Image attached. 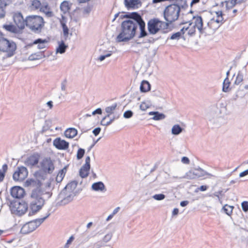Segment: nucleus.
I'll return each mask as SVG.
<instances>
[{
	"label": "nucleus",
	"mask_w": 248,
	"mask_h": 248,
	"mask_svg": "<svg viewBox=\"0 0 248 248\" xmlns=\"http://www.w3.org/2000/svg\"><path fill=\"white\" fill-rule=\"evenodd\" d=\"M123 17L127 19L121 24V31L116 38L117 42H126L132 39L136 35L138 27L140 31V38L147 35L145 31V23L139 14L133 12L122 16L121 18Z\"/></svg>",
	"instance_id": "nucleus-1"
},
{
	"label": "nucleus",
	"mask_w": 248,
	"mask_h": 248,
	"mask_svg": "<svg viewBox=\"0 0 248 248\" xmlns=\"http://www.w3.org/2000/svg\"><path fill=\"white\" fill-rule=\"evenodd\" d=\"M41 182L38 179H30L26 182V186L33 188L30 196L29 208L34 214L40 211L44 206L45 201L43 197L44 191L42 190Z\"/></svg>",
	"instance_id": "nucleus-2"
},
{
	"label": "nucleus",
	"mask_w": 248,
	"mask_h": 248,
	"mask_svg": "<svg viewBox=\"0 0 248 248\" xmlns=\"http://www.w3.org/2000/svg\"><path fill=\"white\" fill-rule=\"evenodd\" d=\"M44 25V19L40 16H30L26 17V26L34 32H41Z\"/></svg>",
	"instance_id": "nucleus-3"
},
{
	"label": "nucleus",
	"mask_w": 248,
	"mask_h": 248,
	"mask_svg": "<svg viewBox=\"0 0 248 248\" xmlns=\"http://www.w3.org/2000/svg\"><path fill=\"white\" fill-rule=\"evenodd\" d=\"M180 7L177 4H170L166 7L164 11V17L165 20L169 23L176 20L179 16Z\"/></svg>",
	"instance_id": "nucleus-4"
},
{
	"label": "nucleus",
	"mask_w": 248,
	"mask_h": 248,
	"mask_svg": "<svg viewBox=\"0 0 248 248\" xmlns=\"http://www.w3.org/2000/svg\"><path fill=\"white\" fill-rule=\"evenodd\" d=\"M50 215L48 211L46 215L43 218L37 219L25 224L21 229L20 232L23 234H28L34 231L44 220Z\"/></svg>",
	"instance_id": "nucleus-5"
},
{
	"label": "nucleus",
	"mask_w": 248,
	"mask_h": 248,
	"mask_svg": "<svg viewBox=\"0 0 248 248\" xmlns=\"http://www.w3.org/2000/svg\"><path fill=\"white\" fill-rule=\"evenodd\" d=\"M12 213L17 216L25 214L28 209L27 203L23 201H13L9 205Z\"/></svg>",
	"instance_id": "nucleus-6"
},
{
	"label": "nucleus",
	"mask_w": 248,
	"mask_h": 248,
	"mask_svg": "<svg viewBox=\"0 0 248 248\" xmlns=\"http://www.w3.org/2000/svg\"><path fill=\"white\" fill-rule=\"evenodd\" d=\"M164 24L168 26V24L165 23L158 19H151L147 24L148 31L151 34H155L161 29L162 25Z\"/></svg>",
	"instance_id": "nucleus-7"
},
{
	"label": "nucleus",
	"mask_w": 248,
	"mask_h": 248,
	"mask_svg": "<svg viewBox=\"0 0 248 248\" xmlns=\"http://www.w3.org/2000/svg\"><path fill=\"white\" fill-rule=\"evenodd\" d=\"M76 184L74 183L68 184L65 186L61 193V195H65L63 200L67 202L71 201L73 197L75 196V194L73 192L74 189L75 188Z\"/></svg>",
	"instance_id": "nucleus-8"
},
{
	"label": "nucleus",
	"mask_w": 248,
	"mask_h": 248,
	"mask_svg": "<svg viewBox=\"0 0 248 248\" xmlns=\"http://www.w3.org/2000/svg\"><path fill=\"white\" fill-rule=\"evenodd\" d=\"M28 171L25 167H18L13 175V178L15 181L22 182L28 176Z\"/></svg>",
	"instance_id": "nucleus-9"
},
{
	"label": "nucleus",
	"mask_w": 248,
	"mask_h": 248,
	"mask_svg": "<svg viewBox=\"0 0 248 248\" xmlns=\"http://www.w3.org/2000/svg\"><path fill=\"white\" fill-rule=\"evenodd\" d=\"M41 169L45 173L51 174L54 170L53 161L49 158H45L40 163Z\"/></svg>",
	"instance_id": "nucleus-10"
},
{
	"label": "nucleus",
	"mask_w": 248,
	"mask_h": 248,
	"mask_svg": "<svg viewBox=\"0 0 248 248\" xmlns=\"http://www.w3.org/2000/svg\"><path fill=\"white\" fill-rule=\"evenodd\" d=\"M14 23L16 27L20 30H22L26 26V18L24 19L22 14L20 12L14 13L13 15Z\"/></svg>",
	"instance_id": "nucleus-11"
},
{
	"label": "nucleus",
	"mask_w": 248,
	"mask_h": 248,
	"mask_svg": "<svg viewBox=\"0 0 248 248\" xmlns=\"http://www.w3.org/2000/svg\"><path fill=\"white\" fill-rule=\"evenodd\" d=\"M192 25L198 30L200 33H205V28L203 27V21L201 16H193L192 19L189 21V25Z\"/></svg>",
	"instance_id": "nucleus-12"
},
{
	"label": "nucleus",
	"mask_w": 248,
	"mask_h": 248,
	"mask_svg": "<svg viewBox=\"0 0 248 248\" xmlns=\"http://www.w3.org/2000/svg\"><path fill=\"white\" fill-rule=\"evenodd\" d=\"M204 170L199 168L196 169L189 170L186 174V178L189 179H194L205 176Z\"/></svg>",
	"instance_id": "nucleus-13"
},
{
	"label": "nucleus",
	"mask_w": 248,
	"mask_h": 248,
	"mask_svg": "<svg viewBox=\"0 0 248 248\" xmlns=\"http://www.w3.org/2000/svg\"><path fill=\"white\" fill-rule=\"evenodd\" d=\"M11 195L14 198L21 199L24 197L25 191L22 187L15 186L11 188Z\"/></svg>",
	"instance_id": "nucleus-14"
},
{
	"label": "nucleus",
	"mask_w": 248,
	"mask_h": 248,
	"mask_svg": "<svg viewBox=\"0 0 248 248\" xmlns=\"http://www.w3.org/2000/svg\"><path fill=\"white\" fill-rule=\"evenodd\" d=\"M40 159V155L38 154H33L27 158L25 161V164L30 167L38 164Z\"/></svg>",
	"instance_id": "nucleus-15"
},
{
	"label": "nucleus",
	"mask_w": 248,
	"mask_h": 248,
	"mask_svg": "<svg viewBox=\"0 0 248 248\" xmlns=\"http://www.w3.org/2000/svg\"><path fill=\"white\" fill-rule=\"evenodd\" d=\"M90 169V157L87 156L85 159V164L81 168L79 171V175L82 178L88 176Z\"/></svg>",
	"instance_id": "nucleus-16"
},
{
	"label": "nucleus",
	"mask_w": 248,
	"mask_h": 248,
	"mask_svg": "<svg viewBox=\"0 0 248 248\" xmlns=\"http://www.w3.org/2000/svg\"><path fill=\"white\" fill-rule=\"evenodd\" d=\"M53 145L60 150H66L69 147V143L61 138H57L53 141Z\"/></svg>",
	"instance_id": "nucleus-17"
},
{
	"label": "nucleus",
	"mask_w": 248,
	"mask_h": 248,
	"mask_svg": "<svg viewBox=\"0 0 248 248\" xmlns=\"http://www.w3.org/2000/svg\"><path fill=\"white\" fill-rule=\"evenodd\" d=\"M117 104H113L111 106L107 107L105 109V112L106 115L104 117H110V116L115 114H120L116 112L117 110Z\"/></svg>",
	"instance_id": "nucleus-18"
},
{
	"label": "nucleus",
	"mask_w": 248,
	"mask_h": 248,
	"mask_svg": "<svg viewBox=\"0 0 248 248\" xmlns=\"http://www.w3.org/2000/svg\"><path fill=\"white\" fill-rule=\"evenodd\" d=\"M120 114H115L110 116V117H103L101 121V124L104 126L110 125L114 120L118 119Z\"/></svg>",
	"instance_id": "nucleus-19"
},
{
	"label": "nucleus",
	"mask_w": 248,
	"mask_h": 248,
	"mask_svg": "<svg viewBox=\"0 0 248 248\" xmlns=\"http://www.w3.org/2000/svg\"><path fill=\"white\" fill-rule=\"evenodd\" d=\"M124 4L127 9L139 8L141 3L139 0H124Z\"/></svg>",
	"instance_id": "nucleus-20"
},
{
	"label": "nucleus",
	"mask_w": 248,
	"mask_h": 248,
	"mask_svg": "<svg viewBox=\"0 0 248 248\" xmlns=\"http://www.w3.org/2000/svg\"><path fill=\"white\" fill-rule=\"evenodd\" d=\"M184 24L185 26L182 28L184 33L187 32V34L189 36L193 35L195 33L196 28L193 25H189V22L185 23Z\"/></svg>",
	"instance_id": "nucleus-21"
},
{
	"label": "nucleus",
	"mask_w": 248,
	"mask_h": 248,
	"mask_svg": "<svg viewBox=\"0 0 248 248\" xmlns=\"http://www.w3.org/2000/svg\"><path fill=\"white\" fill-rule=\"evenodd\" d=\"M149 115H153L152 118L155 121H159L164 119L166 118V115L163 113H159L158 111H151L149 113Z\"/></svg>",
	"instance_id": "nucleus-22"
},
{
	"label": "nucleus",
	"mask_w": 248,
	"mask_h": 248,
	"mask_svg": "<svg viewBox=\"0 0 248 248\" xmlns=\"http://www.w3.org/2000/svg\"><path fill=\"white\" fill-rule=\"evenodd\" d=\"M246 69L244 67L242 70L239 71L237 74L236 79L234 81V84L236 85L239 84L243 80L244 74L246 73Z\"/></svg>",
	"instance_id": "nucleus-23"
},
{
	"label": "nucleus",
	"mask_w": 248,
	"mask_h": 248,
	"mask_svg": "<svg viewBox=\"0 0 248 248\" xmlns=\"http://www.w3.org/2000/svg\"><path fill=\"white\" fill-rule=\"evenodd\" d=\"M93 190L96 191H103L105 190V186L102 182L93 183L92 186Z\"/></svg>",
	"instance_id": "nucleus-24"
},
{
	"label": "nucleus",
	"mask_w": 248,
	"mask_h": 248,
	"mask_svg": "<svg viewBox=\"0 0 248 248\" xmlns=\"http://www.w3.org/2000/svg\"><path fill=\"white\" fill-rule=\"evenodd\" d=\"M77 129L74 128H70L65 130L64 135L66 138L72 139L77 135Z\"/></svg>",
	"instance_id": "nucleus-25"
},
{
	"label": "nucleus",
	"mask_w": 248,
	"mask_h": 248,
	"mask_svg": "<svg viewBox=\"0 0 248 248\" xmlns=\"http://www.w3.org/2000/svg\"><path fill=\"white\" fill-rule=\"evenodd\" d=\"M68 47V46L65 45L64 41H62L61 42H59V46L56 48V53L63 54L65 52L66 48Z\"/></svg>",
	"instance_id": "nucleus-26"
},
{
	"label": "nucleus",
	"mask_w": 248,
	"mask_h": 248,
	"mask_svg": "<svg viewBox=\"0 0 248 248\" xmlns=\"http://www.w3.org/2000/svg\"><path fill=\"white\" fill-rule=\"evenodd\" d=\"M151 87L149 83L146 80H143L140 84V90L141 92L145 93L150 90Z\"/></svg>",
	"instance_id": "nucleus-27"
},
{
	"label": "nucleus",
	"mask_w": 248,
	"mask_h": 248,
	"mask_svg": "<svg viewBox=\"0 0 248 248\" xmlns=\"http://www.w3.org/2000/svg\"><path fill=\"white\" fill-rule=\"evenodd\" d=\"M231 82L228 77H226L224 80L223 83L222 91L225 93L229 92L231 91V89L230 87Z\"/></svg>",
	"instance_id": "nucleus-28"
},
{
	"label": "nucleus",
	"mask_w": 248,
	"mask_h": 248,
	"mask_svg": "<svg viewBox=\"0 0 248 248\" xmlns=\"http://www.w3.org/2000/svg\"><path fill=\"white\" fill-rule=\"evenodd\" d=\"M3 27L6 31L13 33H17L20 31V30L14 25H5Z\"/></svg>",
	"instance_id": "nucleus-29"
},
{
	"label": "nucleus",
	"mask_w": 248,
	"mask_h": 248,
	"mask_svg": "<svg viewBox=\"0 0 248 248\" xmlns=\"http://www.w3.org/2000/svg\"><path fill=\"white\" fill-rule=\"evenodd\" d=\"M60 9L63 14H66L69 12L70 9V5L68 1H64L61 3Z\"/></svg>",
	"instance_id": "nucleus-30"
},
{
	"label": "nucleus",
	"mask_w": 248,
	"mask_h": 248,
	"mask_svg": "<svg viewBox=\"0 0 248 248\" xmlns=\"http://www.w3.org/2000/svg\"><path fill=\"white\" fill-rule=\"evenodd\" d=\"M233 209L234 206L226 204L223 206L222 210L223 211V212L228 216H231L232 214Z\"/></svg>",
	"instance_id": "nucleus-31"
},
{
	"label": "nucleus",
	"mask_w": 248,
	"mask_h": 248,
	"mask_svg": "<svg viewBox=\"0 0 248 248\" xmlns=\"http://www.w3.org/2000/svg\"><path fill=\"white\" fill-rule=\"evenodd\" d=\"M47 42L46 40L38 39L33 42V44H37V48L39 49H42L46 47V44Z\"/></svg>",
	"instance_id": "nucleus-32"
},
{
	"label": "nucleus",
	"mask_w": 248,
	"mask_h": 248,
	"mask_svg": "<svg viewBox=\"0 0 248 248\" xmlns=\"http://www.w3.org/2000/svg\"><path fill=\"white\" fill-rule=\"evenodd\" d=\"M66 171V168L65 167L59 172L56 178V180L57 182L60 183L62 182L65 175Z\"/></svg>",
	"instance_id": "nucleus-33"
},
{
	"label": "nucleus",
	"mask_w": 248,
	"mask_h": 248,
	"mask_svg": "<svg viewBox=\"0 0 248 248\" xmlns=\"http://www.w3.org/2000/svg\"><path fill=\"white\" fill-rule=\"evenodd\" d=\"M184 31L183 30L182 28L181 30L175 33H173L170 37V39L171 40H178L181 37L184 38Z\"/></svg>",
	"instance_id": "nucleus-34"
},
{
	"label": "nucleus",
	"mask_w": 248,
	"mask_h": 248,
	"mask_svg": "<svg viewBox=\"0 0 248 248\" xmlns=\"http://www.w3.org/2000/svg\"><path fill=\"white\" fill-rule=\"evenodd\" d=\"M183 130V129L179 124H175L171 128V133L173 135H177L180 134Z\"/></svg>",
	"instance_id": "nucleus-35"
},
{
	"label": "nucleus",
	"mask_w": 248,
	"mask_h": 248,
	"mask_svg": "<svg viewBox=\"0 0 248 248\" xmlns=\"http://www.w3.org/2000/svg\"><path fill=\"white\" fill-rule=\"evenodd\" d=\"M40 11L46 15L47 17H52L53 16V13L50 10L47 5L42 6L40 8Z\"/></svg>",
	"instance_id": "nucleus-36"
},
{
	"label": "nucleus",
	"mask_w": 248,
	"mask_h": 248,
	"mask_svg": "<svg viewBox=\"0 0 248 248\" xmlns=\"http://www.w3.org/2000/svg\"><path fill=\"white\" fill-rule=\"evenodd\" d=\"M112 54V51L111 50H105L104 51V53L103 55H100L98 58V60H99L100 62L103 61L105 59V58L107 57H109L110 56H111Z\"/></svg>",
	"instance_id": "nucleus-37"
},
{
	"label": "nucleus",
	"mask_w": 248,
	"mask_h": 248,
	"mask_svg": "<svg viewBox=\"0 0 248 248\" xmlns=\"http://www.w3.org/2000/svg\"><path fill=\"white\" fill-rule=\"evenodd\" d=\"M8 170L7 164H4L2 166V170H0V182H2L5 177V174Z\"/></svg>",
	"instance_id": "nucleus-38"
},
{
	"label": "nucleus",
	"mask_w": 248,
	"mask_h": 248,
	"mask_svg": "<svg viewBox=\"0 0 248 248\" xmlns=\"http://www.w3.org/2000/svg\"><path fill=\"white\" fill-rule=\"evenodd\" d=\"M62 28L63 34L64 36V41L67 40L69 38V29L66 24L63 23V26H62Z\"/></svg>",
	"instance_id": "nucleus-39"
},
{
	"label": "nucleus",
	"mask_w": 248,
	"mask_h": 248,
	"mask_svg": "<svg viewBox=\"0 0 248 248\" xmlns=\"http://www.w3.org/2000/svg\"><path fill=\"white\" fill-rule=\"evenodd\" d=\"M41 7V3L39 0H32L31 1V8L32 9H40Z\"/></svg>",
	"instance_id": "nucleus-40"
},
{
	"label": "nucleus",
	"mask_w": 248,
	"mask_h": 248,
	"mask_svg": "<svg viewBox=\"0 0 248 248\" xmlns=\"http://www.w3.org/2000/svg\"><path fill=\"white\" fill-rule=\"evenodd\" d=\"M113 236V233L111 232H108L107 234H106L102 238L101 240L104 244L105 245L106 243L108 242L112 238Z\"/></svg>",
	"instance_id": "nucleus-41"
},
{
	"label": "nucleus",
	"mask_w": 248,
	"mask_h": 248,
	"mask_svg": "<svg viewBox=\"0 0 248 248\" xmlns=\"http://www.w3.org/2000/svg\"><path fill=\"white\" fill-rule=\"evenodd\" d=\"M207 118L210 121H212L214 123L215 122L217 118V115L213 114L212 112H209L207 114Z\"/></svg>",
	"instance_id": "nucleus-42"
},
{
	"label": "nucleus",
	"mask_w": 248,
	"mask_h": 248,
	"mask_svg": "<svg viewBox=\"0 0 248 248\" xmlns=\"http://www.w3.org/2000/svg\"><path fill=\"white\" fill-rule=\"evenodd\" d=\"M226 7L228 9H232L233 7H234L237 3L235 2V0H230L229 1H226Z\"/></svg>",
	"instance_id": "nucleus-43"
},
{
	"label": "nucleus",
	"mask_w": 248,
	"mask_h": 248,
	"mask_svg": "<svg viewBox=\"0 0 248 248\" xmlns=\"http://www.w3.org/2000/svg\"><path fill=\"white\" fill-rule=\"evenodd\" d=\"M150 107V105L145 102H143L141 103L140 106V109L142 111H145Z\"/></svg>",
	"instance_id": "nucleus-44"
},
{
	"label": "nucleus",
	"mask_w": 248,
	"mask_h": 248,
	"mask_svg": "<svg viewBox=\"0 0 248 248\" xmlns=\"http://www.w3.org/2000/svg\"><path fill=\"white\" fill-rule=\"evenodd\" d=\"M85 154V150L83 149L80 148L78 150L77 154V157L78 159H80L82 158L84 155Z\"/></svg>",
	"instance_id": "nucleus-45"
},
{
	"label": "nucleus",
	"mask_w": 248,
	"mask_h": 248,
	"mask_svg": "<svg viewBox=\"0 0 248 248\" xmlns=\"http://www.w3.org/2000/svg\"><path fill=\"white\" fill-rule=\"evenodd\" d=\"M153 198L157 201H161L165 198V195L163 194H155Z\"/></svg>",
	"instance_id": "nucleus-46"
},
{
	"label": "nucleus",
	"mask_w": 248,
	"mask_h": 248,
	"mask_svg": "<svg viewBox=\"0 0 248 248\" xmlns=\"http://www.w3.org/2000/svg\"><path fill=\"white\" fill-rule=\"evenodd\" d=\"M105 246L102 240L98 241L93 244V248H100Z\"/></svg>",
	"instance_id": "nucleus-47"
},
{
	"label": "nucleus",
	"mask_w": 248,
	"mask_h": 248,
	"mask_svg": "<svg viewBox=\"0 0 248 248\" xmlns=\"http://www.w3.org/2000/svg\"><path fill=\"white\" fill-rule=\"evenodd\" d=\"M241 206L244 212L246 213L248 211V202L244 201L242 202Z\"/></svg>",
	"instance_id": "nucleus-48"
},
{
	"label": "nucleus",
	"mask_w": 248,
	"mask_h": 248,
	"mask_svg": "<svg viewBox=\"0 0 248 248\" xmlns=\"http://www.w3.org/2000/svg\"><path fill=\"white\" fill-rule=\"evenodd\" d=\"M133 112L131 110L126 111L124 114V117L125 118L128 119L131 118L133 115Z\"/></svg>",
	"instance_id": "nucleus-49"
},
{
	"label": "nucleus",
	"mask_w": 248,
	"mask_h": 248,
	"mask_svg": "<svg viewBox=\"0 0 248 248\" xmlns=\"http://www.w3.org/2000/svg\"><path fill=\"white\" fill-rule=\"evenodd\" d=\"M222 190H220V191H218L217 192H215L213 195L216 196V197H217V198L218 199V200L219 201V202H220V204H222V201L221 199V198L219 197V194H221V193H222Z\"/></svg>",
	"instance_id": "nucleus-50"
},
{
	"label": "nucleus",
	"mask_w": 248,
	"mask_h": 248,
	"mask_svg": "<svg viewBox=\"0 0 248 248\" xmlns=\"http://www.w3.org/2000/svg\"><path fill=\"white\" fill-rule=\"evenodd\" d=\"M223 20V18L222 16H218V17H216V19H213L212 21H215L217 23H222Z\"/></svg>",
	"instance_id": "nucleus-51"
},
{
	"label": "nucleus",
	"mask_w": 248,
	"mask_h": 248,
	"mask_svg": "<svg viewBox=\"0 0 248 248\" xmlns=\"http://www.w3.org/2000/svg\"><path fill=\"white\" fill-rule=\"evenodd\" d=\"M181 161L183 163L185 164H189L190 163L189 158L186 156H184L182 158Z\"/></svg>",
	"instance_id": "nucleus-52"
},
{
	"label": "nucleus",
	"mask_w": 248,
	"mask_h": 248,
	"mask_svg": "<svg viewBox=\"0 0 248 248\" xmlns=\"http://www.w3.org/2000/svg\"><path fill=\"white\" fill-rule=\"evenodd\" d=\"M66 83H67V82H66V80H64L61 83V90L62 91H64L66 90Z\"/></svg>",
	"instance_id": "nucleus-53"
},
{
	"label": "nucleus",
	"mask_w": 248,
	"mask_h": 248,
	"mask_svg": "<svg viewBox=\"0 0 248 248\" xmlns=\"http://www.w3.org/2000/svg\"><path fill=\"white\" fill-rule=\"evenodd\" d=\"M102 113V109L101 108H98L97 109H96L95 110L93 111L92 114L93 115H94L96 114H101Z\"/></svg>",
	"instance_id": "nucleus-54"
},
{
	"label": "nucleus",
	"mask_w": 248,
	"mask_h": 248,
	"mask_svg": "<svg viewBox=\"0 0 248 248\" xmlns=\"http://www.w3.org/2000/svg\"><path fill=\"white\" fill-rule=\"evenodd\" d=\"M60 23L62 26H63V23L64 24H66V18L63 16V15H62V18L60 20Z\"/></svg>",
	"instance_id": "nucleus-55"
},
{
	"label": "nucleus",
	"mask_w": 248,
	"mask_h": 248,
	"mask_svg": "<svg viewBox=\"0 0 248 248\" xmlns=\"http://www.w3.org/2000/svg\"><path fill=\"white\" fill-rule=\"evenodd\" d=\"M100 131H101V128L100 127H97V128H95L93 130V133L96 136L99 134Z\"/></svg>",
	"instance_id": "nucleus-56"
},
{
	"label": "nucleus",
	"mask_w": 248,
	"mask_h": 248,
	"mask_svg": "<svg viewBox=\"0 0 248 248\" xmlns=\"http://www.w3.org/2000/svg\"><path fill=\"white\" fill-rule=\"evenodd\" d=\"M4 8L0 7V18H3L4 17L5 15V12L3 10Z\"/></svg>",
	"instance_id": "nucleus-57"
},
{
	"label": "nucleus",
	"mask_w": 248,
	"mask_h": 248,
	"mask_svg": "<svg viewBox=\"0 0 248 248\" xmlns=\"http://www.w3.org/2000/svg\"><path fill=\"white\" fill-rule=\"evenodd\" d=\"M248 175V169L245 170V171L241 172L240 174H239V177H243L245 176H246Z\"/></svg>",
	"instance_id": "nucleus-58"
},
{
	"label": "nucleus",
	"mask_w": 248,
	"mask_h": 248,
	"mask_svg": "<svg viewBox=\"0 0 248 248\" xmlns=\"http://www.w3.org/2000/svg\"><path fill=\"white\" fill-rule=\"evenodd\" d=\"M46 105L50 109H52L53 107V102L52 101H49L47 102Z\"/></svg>",
	"instance_id": "nucleus-59"
},
{
	"label": "nucleus",
	"mask_w": 248,
	"mask_h": 248,
	"mask_svg": "<svg viewBox=\"0 0 248 248\" xmlns=\"http://www.w3.org/2000/svg\"><path fill=\"white\" fill-rule=\"evenodd\" d=\"M188 203L189 202L188 201H184L180 202V205L182 207H185L188 205Z\"/></svg>",
	"instance_id": "nucleus-60"
},
{
	"label": "nucleus",
	"mask_w": 248,
	"mask_h": 248,
	"mask_svg": "<svg viewBox=\"0 0 248 248\" xmlns=\"http://www.w3.org/2000/svg\"><path fill=\"white\" fill-rule=\"evenodd\" d=\"M35 55H31L29 57V59L30 60H38L39 59L38 57V56L37 55L36 57H35Z\"/></svg>",
	"instance_id": "nucleus-61"
},
{
	"label": "nucleus",
	"mask_w": 248,
	"mask_h": 248,
	"mask_svg": "<svg viewBox=\"0 0 248 248\" xmlns=\"http://www.w3.org/2000/svg\"><path fill=\"white\" fill-rule=\"evenodd\" d=\"M208 186H202L199 188V189L202 191H204L206 190Z\"/></svg>",
	"instance_id": "nucleus-62"
},
{
	"label": "nucleus",
	"mask_w": 248,
	"mask_h": 248,
	"mask_svg": "<svg viewBox=\"0 0 248 248\" xmlns=\"http://www.w3.org/2000/svg\"><path fill=\"white\" fill-rule=\"evenodd\" d=\"M179 213V210L178 208H174L172 212V216H177Z\"/></svg>",
	"instance_id": "nucleus-63"
},
{
	"label": "nucleus",
	"mask_w": 248,
	"mask_h": 248,
	"mask_svg": "<svg viewBox=\"0 0 248 248\" xmlns=\"http://www.w3.org/2000/svg\"><path fill=\"white\" fill-rule=\"evenodd\" d=\"M204 172L205 173V176H207V178H211L212 177H215L214 175H213L211 173H208L207 172L205 171V170H204Z\"/></svg>",
	"instance_id": "nucleus-64"
}]
</instances>
